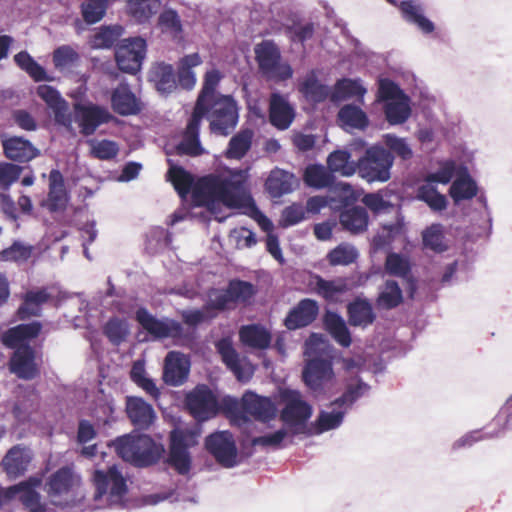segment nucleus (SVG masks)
Masks as SVG:
<instances>
[{
	"mask_svg": "<svg viewBox=\"0 0 512 512\" xmlns=\"http://www.w3.org/2000/svg\"><path fill=\"white\" fill-rule=\"evenodd\" d=\"M400 10L404 20L417 26L422 33L430 34L435 30L434 23L425 16V9L419 0L402 1Z\"/></svg>",
	"mask_w": 512,
	"mask_h": 512,
	"instance_id": "c85d7f7f",
	"label": "nucleus"
},
{
	"mask_svg": "<svg viewBox=\"0 0 512 512\" xmlns=\"http://www.w3.org/2000/svg\"><path fill=\"white\" fill-rule=\"evenodd\" d=\"M303 180L308 187L320 190L331 187L335 177L322 164H310L304 170Z\"/></svg>",
	"mask_w": 512,
	"mask_h": 512,
	"instance_id": "a19ab883",
	"label": "nucleus"
},
{
	"mask_svg": "<svg viewBox=\"0 0 512 512\" xmlns=\"http://www.w3.org/2000/svg\"><path fill=\"white\" fill-rule=\"evenodd\" d=\"M259 71L267 80L282 82L293 76V69L282 61L278 46L270 40H264L254 48Z\"/></svg>",
	"mask_w": 512,
	"mask_h": 512,
	"instance_id": "0eeeda50",
	"label": "nucleus"
},
{
	"mask_svg": "<svg viewBox=\"0 0 512 512\" xmlns=\"http://www.w3.org/2000/svg\"><path fill=\"white\" fill-rule=\"evenodd\" d=\"M369 215L365 207L354 206L340 213L339 222L342 228L351 234H360L367 230Z\"/></svg>",
	"mask_w": 512,
	"mask_h": 512,
	"instance_id": "72a5a7b5",
	"label": "nucleus"
},
{
	"mask_svg": "<svg viewBox=\"0 0 512 512\" xmlns=\"http://www.w3.org/2000/svg\"><path fill=\"white\" fill-rule=\"evenodd\" d=\"M41 484V480L31 477L29 480L10 486L5 489L6 500H19L28 512H46V506L41 502L40 494L35 490Z\"/></svg>",
	"mask_w": 512,
	"mask_h": 512,
	"instance_id": "ddd939ff",
	"label": "nucleus"
},
{
	"mask_svg": "<svg viewBox=\"0 0 512 512\" xmlns=\"http://www.w3.org/2000/svg\"><path fill=\"white\" fill-rule=\"evenodd\" d=\"M130 378L153 399H157L160 396V391L155 382L146 375L144 360L139 359L134 361L130 370Z\"/></svg>",
	"mask_w": 512,
	"mask_h": 512,
	"instance_id": "09e8293b",
	"label": "nucleus"
},
{
	"mask_svg": "<svg viewBox=\"0 0 512 512\" xmlns=\"http://www.w3.org/2000/svg\"><path fill=\"white\" fill-rule=\"evenodd\" d=\"M242 408L250 420L253 418L262 423L275 419L278 412L271 398L260 396L252 391H246L242 395Z\"/></svg>",
	"mask_w": 512,
	"mask_h": 512,
	"instance_id": "2eb2a0df",
	"label": "nucleus"
},
{
	"mask_svg": "<svg viewBox=\"0 0 512 512\" xmlns=\"http://www.w3.org/2000/svg\"><path fill=\"white\" fill-rule=\"evenodd\" d=\"M348 321L351 326L367 327L371 325L376 316L372 304L367 299L356 298L347 306Z\"/></svg>",
	"mask_w": 512,
	"mask_h": 512,
	"instance_id": "c9c22d12",
	"label": "nucleus"
},
{
	"mask_svg": "<svg viewBox=\"0 0 512 512\" xmlns=\"http://www.w3.org/2000/svg\"><path fill=\"white\" fill-rule=\"evenodd\" d=\"M366 92L367 90L362 86L360 80L343 78L336 82L331 93V100L338 102L351 97H360L363 99Z\"/></svg>",
	"mask_w": 512,
	"mask_h": 512,
	"instance_id": "a18cd8bd",
	"label": "nucleus"
},
{
	"mask_svg": "<svg viewBox=\"0 0 512 512\" xmlns=\"http://www.w3.org/2000/svg\"><path fill=\"white\" fill-rule=\"evenodd\" d=\"M207 451L225 468L237 464V446L234 436L229 431H217L205 439Z\"/></svg>",
	"mask_w": 512,
	"mask_h": 512,
	"instance_id": "9d476101",
	"label": "nucleus"
},
{
	"mask_svg": "<svg viewBox=\"0 0 512 512\" xmlns=\"http://www.w3.org/2000/svg\"><path fill=\"white\" fill-rule=\"evenodd\" d=\"M126 411L131 422L141 429H147L155 419L153 407L140 397H127Z\"/></svg>",
	"mask_w": 512,
	"mask_h": 512,
	"instance_id": "cd10ccee",
	"label": "nucleus"
},
{
	"mask_svg": "<svg viewBox=\"0 0 512 512\" xmlns=\"http://www.w3.org/2000/svg\"><path fill=\"white\" fill-rule=\"evenodd\" d=\"M281 399L285 403L280 412V419L286 426L290 435L295 436L305 432L307 422L312 416V406L303 400L297 390L284 389Z\"/></svg>",
	"mask_w": 512,
	"mask_h": 512,
	"instance_id": "423d86ee",
	"label": "nucleus"
},
{
	"mask_svg": "<svg viewBox=\"0 0 512 512\" xmlns=\"http://www.w3.org/2000/svg\"><path fill=\"white\" fill-rule=\"evenodd\" d=\"M201 122L192 114L186 129L183 133L181 141L176 146L178 155L197 157L204 153V148L201 145L199 132Z\"/></svg>",
	"mask_w": 512,
	"mask_h": 512,
	"instance_id": "5701e85b",
	"label": "nucleus"
},
{
	"mask_svg": "<svg viewBox=\"0 0 512 512\" xmlns=\"http://www.w3.org/2000/svg\"><path fill=\"white\" fill-rule=\"evenodd\" d=\"M370 389V386L361 378L349 380L345 385L343 394L331 402V406L343 408L345 411L352 409L356 401L363 397Z\"/></svg>",
	"mask_w": 512,
	"mask_h": 512,
	"instance_id": "e433bc0d",
	"label": "nucleus"
},
{
	"mask_svg": "<svg viewBox=\"0 0 512 512\" xmlns=\"http://www.w3.org/2000/svg\"><path fill=\"white\" fill-rule=\"evenodd\" d=\"M31 459V451L28 448L16 445L4 456L2 465L9 477L17 478L27 471Z\"/></svg>",
	"mask_w": 512,
	"mask_h": 512,
	"instance_id": "a878e982",
	"label": "nucleus"
},
{
	"mask_svg": "<svg viewBox=\"0 0 512 512\" xmlns=\"http://www.w3.org/2000/svg\"><path fill=\"white\" fill-rule=\"evenodd\" d=\"M403 95H407L395 82L388 78H380L378 80L377 101L380 103H388L400 99Z\"/></svg>",
	"mask_w": 512,
	"mask_h": 512,
	"instance_id": "69168bd1",
	"label": "nucleus"
},
{
	"mask_svg": "<svg viewBox=\"0 0 512 512\" xmlns=\"http://www.w3.org/2000/svg\"><path fill=\"white\" fill-rule=\"evenodd\" d=\"M203 62L199 53H191L181 57L177 63V82L184 90L190 91L194 89L197 78L194 68Z\"/></svg>",
	"mask_w": 512,
	"mask_h": 512,
	"instance_id": "c756f323",
	"label": "nucleus"
},
{
	"mask_svg": "<svg viewBox=\"0 0 512 512\" xmlns=\"http://www.w3.org/2000/svg\"><path fill=\"white\" fill-rule=\"evenodd\" d=\"M186 405L199 422L213 418L218 412V401L207 385H198L186 395Z\"/></svg>",
	"mask_w": 512,
	"mask_h": 512,
	"instance_id": "9b49d317",
	"label": "nucleus"
},
{
	"mask_svg": "<svg viewBox=\"0 0 512 512\" xmlns=\"http://www.w3.org/2000/svg\"><path fill=\"white\" fill-rule=\"evenodd\" d=\"M304 383L316 395L323 392L324 385L332 380L334 373L331 361L323 358H313L303 369Z\"/></svg>",
	"mask_w": 512,
	"mask_h": 512,
	"instance_id": "dca6fc26",
	"label": "nucleus"
},
{
	"mask_svg": "<svg viewBox=\"0 0 512 512\" xmlns=\"http://www.w3.org/2000/svg\"><path fill=\"white\" fill-rule=\"evenodd\" d=\"M112 118L108 109L104 107L80 103L74 105V120L84 136L94 134L100 125L110 122Z\"/></svg>",
	"mask_w": 512,
	"mask_h": 512,
	"instance_id": "4468645a",
	"label": "nucleus"
},
{
	"mask_svg": "<svg viewBox=\"0 0 512 512\" xmlns=\"http://www.w3.org/2000/svg\"><path fill=\"white\" fill-rule=\"evenodd\" d=\"M10 371L19 379L33 380L40 375L36 362V352L31 346H22L14 350L9 363Z\"/></svg>",
	"mask_w": 512,
	"mask_h": 512,
	"instance_id": "f3484780",
	"label": "nucleus"
},
{
	"mask_svg": "<svg viewBox=\"0 0 512 512\" xmlns=\"http://www.w3.org/2000/svg\"><path fill=\"white\" fill-rule=\"evenodd\" d=\"M314 289L325 300H333L337 295L347 291V284L343 279L326 280L319 275H315Z\"/></svg>",
	"mask_w": 512,
	"mask_h": 512,
	"instance_id": "5fc2aeb1",
	"label": "nucleus"
},
{
	"mask_svg": "<svg viewBox=\"0 0 512 512\" xmlns=\"http://www.w3.org/2000/svg\"><path fill=\"white\" fill-rule=\"evenodd\" d=\"M168 177L175 190L181 198H185L190 192L193 179L192 176L180 166H171Z\"/></svg>",
	"mask_w": 512,
	"mask_h": 512,
	"instance_id": "e2e57ef3",
	"label": "nucleus"
},
{
	"mask_svg": "<svg viewBox=\"0 0 512 512\" xmlns=\"http://www.w3.org/2000/svg\"><path fill=\"white\" fill-rule=\"evenodd\" d=\"M200 431L196 429H175L170 433L169 462L181 475L189 473L191 456L188 448L197 444Z\"/></svg>",
	"mask_w": 512,
	"mask_h": 512,
	"instance_id": "6e6552de",
	"label": "nucleus"
},
{
	"mask_svg": "<svg viewBox=\"0 0 512 512\" xmlns=\"http://www.w3.org/2000/svg\"><path fill=\"white\" fill-rule=\"evenodd\" d=\"M147 44L141 37L127 38L119 41L115 48L118 68L129 74H136L142 66Z\"/></svg>",
	"mask_w": 512,
	"mask_h": 512,
	"instance_id": "1a4fd4ad",
	"label": "nucleus"
},
{
	"mask_svg": "<svg viewBox=\"0 0 512 512\" xmlns=\"http://www.w3.org/2000/svg\"><path fill=\"white\" fill-rule=\"evenodd\" d=\"M253 131L244 129L235 134L229 141L226 157L230 159L243 158L251 148Z\"/></svg>",
	"mask_w": 512,
	"mask_h": 512,
	"instance_id": "3c124183",
	"label": "nucleus"
},
{
	"mask_svg": "<svg viewBox=\"0 0 512 512\" xmlns=\"http://www.w3.org/2000/svg\"><path fill=\"white\" fill-rule=\"evenodd\" d=\"M127 6L132 17L139 23H144L157 13L161 0H128Z\"/></svg>",
	"mask_w": 512,
	"mask_h": 512,
	"instance_id": "603ef678",
	"label": "nucleus"
},
{
	"mask_svg": "<svg viewBox=\"0 0 512 512\" xmlns=\"http://www.w3.org/2000/svg\"><path fill=\"white\" fill-rule=\"evenodd\" d=\"M248 173L246 170H231L226 176L207 175L199 180L193 199L197 205L212 207L222 203L229 208H246L255 218L260 227L269 232L272 222L258 209L253 198L246 189Z\"/></svg>",
	"mask_w": 512,
	"mask_h": 512,
	"instance_id": "f257e3e1",
	"label": "nucleus"
},
{
	"mask_svg": "<svg viewBox=\"0 0 512 512\" xmlns=\"http://www.w3.org/2000/svg\"><path fill=\"white\" fill-rule=\"evenodd\" d=\"M416 199L426 203L433 212H442L448 206L446 196L439 193L433 184L425 180L416 190Z\"/></svg>",
	"mask_w": 512,
	"mask_h": 512,
	"instance_id": "37998d69",
	"label": "nucleus"
},
{
	"mask_svg": "<svg viewBox=\"0 0 512 512\" xmlns=\"http://www.w3.org/2000/svg\"><path fill=\"white\" fill-rule=\"evenodd\" d=\"M108 0H86L81 5V12L87 24H95L106 14Z\"/></svg>",
	"mask_w": 512,
	"mask_h": 512,
	"instance_id": "0e129e2a",
	"label": "nucleus"
},
{
	"mask_svg": "<svg viewBox=\"0 0 512 512\" xmlns=\"http://www.w3.org/2000/svg\"><path fill=\"white\" fill-rule=\"evenodd\" d=\"M93 481L96 487L94 500L99 502V507L124 506V500L128 492L126 479L117 466L113 465L107 470H95Z\"/></svg>",
	"mask_w": 512,
	"mask_h": 512,
	"instance_id": "20e7f679",
	"label": "nucleus"
},
{
	"mask_svg": "<svg viewBox=\"0 0 512 512\" xmlns=\"http://www.w3.org/2000/svg\"><path fill=\"white\" fill-rule=\"evenodd\" d=\"M338 121L342 126L364 130L369 125L367 114L355 104H346L338 112Z\"/></svg>",
	"mask_w": 512,
	"mask_h": 512,
	"instance_id": "79ce46f5",
	"label": "nucleus"
},
{
	"mask_svg": "<svg viewBox=\"0 0 512 512\" xmlns=\"http://www.w3.org/2000/svg\"><path fill=\"white\" fill-rule=\"evenodd\" d=\"M2 146L5 156L16 162H28L39 154L38 149L23 137L14 136L3 139Z\"/></svg>",
	"mask_w": 512,
	"mask_h": 512,
	"instance_id": "bb28decb",
	"label": "nucleus"
},
{
	"mask_svg": "<svg viewBox=\"0 0 512 512\" xmlns=\"http://www.w3.org/2000/svg\"><path fill=\"white\" fill-rule=\"evenodd\" d=\"M124 29L120 25L102 26L93 35L90 44L94 49H109L113 47L123 35Z\"/></svg>",
	"mask_w": 512,
	"mask_h": 512,
	"instance_id": "49530a36",
	"label": "nucleus"
},
{
	"mask_svg": "<svg viewBox=\"0 0 512 512\" xmlns=\"http://www.w3.org/2000/svg\"><path fill=\"white\" fill-rule=\"evenodd\" d=\"M330 411H321L315 421V429L317 434L337 429L341 426L344 416L348 413L343 408L331 406Z\"/></svg>",
	"mask_w": 512,
	"mask_h": 512,
	"instance_id": "8fccbe9b",
	"label": "nucleus"
},
{
	"mask_svg": "<svg viewBox=\"0 0 512 512\" xmlns=\"http://www.w3.org/2000/svg\"><path fill=\"white\" fill-rule=\"evenodd\" d=\"M221 79L222 75L217 69H212L205 73L203 86L195 103V105H198V110L202 108L204 102L212 100L219 95L215 90Z\"/></svg>",
	"mask_w": 512,
	"mask_h": 512,
	"instance_id": "6e6d98bb",
	"label": "nucleus"
},
{
	"mask_svg": "<svg viewBox=\"0 0 512 512\" xmlns=\"http://www.w3.org/2000/svg\"><path fill=\"white\" fill-rule=\"evenodd\" d=\"M48 485V493L51 496H60L67 493L73 485L71 470L67 467L59 469L50 477Z\"/></svg>",
	"mask_w": 512,
	"mask_h": 512,
	"instance_id": "bf43d9fd",
	"label": "nucleus"
},
{
	"mask_svg": "<svg viewBox=\"0 0 512 512\" xmlns=\"http://www.w3.org/2000/svg\"><path fill=\"white\" fill-rule=\"evenodd\" d=\"M406 233L404 217L398 213L393 223L383 224L377 234L373 237L372 247L374 250H382Z\"/></svg>",
	"mask_w": 512,
	"mask_h": 512,
	"instance_id": "f704fd0d",
	"label": "nucleus"
},
{
	"mask_svg": "<svg viewBox=\"0 0 512 512\" xmlns=\"http://www.w3.org/2000/svg\"><path fill=\"white\" fill-rule=\"evenodd\" d=\"M128 333V324L123 319L112 318L104 326V334L114 345L121 344L126 339Z\"/></svg>",
	"mask_w": 512,
	"mask_h": 512,
	"instance_id": "338daca9",
	"label": "nucleus"
},
{
	"mask_svg": "<svg viewBox=\"0 0 512 512\" xmlns=\"http://www.w3.org/2000/svg\"><path fill=\"white\" fill-rule=\"evenodd\" d=\"M296 184V178L292 173L281 169L271 171L268 176L265 187L267 192L273 198H279L293 191Z\"/></svg>",
	"mask_w": 512,
	"mask_h": 512,
	"instance_id": "4c0bfd02",
	"label": "nucleus"
},
{
	"mask_svg": "<svg viewBox=\"0 0 512 512\" xmlns=\"http://www.w3.org/2000/svg\"><path fill=\"white\" fill-rule=\"evenodd\" d=\"M80 56L77 51L69 45H62L53 52V63L60 72H68L79 62Z\"/></svg>",
	"mask_w": 512,
	"mask_h": 512,
	"instance_id": "13d9d810",
	"label": "nucleus"
},
{
	"mask_svg": "<svg viewBox=\"0 0 512 512\" xmlns=\"http://www.w3.org/2000/svg\"><path fill=\"white\" fill-rule=\"evenodd\" d=\"M410 97L403 95L395 101H388L383 105V111L387 122L391 125L405 123L411 115Z\"/></svg>",
	"mask_w": 512,
	"mask_h": 512,
	"instance_id": "58836bf2",
	"label": "nucleus"
},
{
	"mask_svg": "<svg viewBox=\"0 0 512 512\" xmlns=\"http://www.w3.org/2000/svg\"><path fill=\"white\" fill-rule=\"evenodd\" d=\"M69 202V194L65 187L62 173L53 169L49 173V192L44 206L50 212L64 211Z\"/></svg>",
	"mask_w": 512,
	"mask_h": 512,
	"instance_id": "412c9836",
	"label": "nucleus"
},
{
	"mask_svg": "<svg viewBox=\"0 0 512 512\" xmlns=\"http://www.w3.org/2000/svg\"><path fill=\"white\" fill-rule=\"evenodd\" d=\"M112 447L124 461L136 467L156 463L164 448L146 434H126L113 440Z\"/></svg>",
	"mask_w": 512,
	"mask_h": 512,
	"instance_id": "7ed1b4c3",
	"label": "nucleus"
},
{
	"mask_svg": "<svg viewBox=\"0 0 512 512\" xmlns=\"http://www.w3.org/2000/svg\"><path fill=\"white\" fill-rule=\"evenodd\" d=\"M50 298L46 289L28 291L24 297V303L18 309L20 318L36 316L39 313V306L46 303Z\"/></svg>",
	"mask_w": 512,
	"mask_h": 512,
	"instance_id": "864d4df0",
	"label": "nucleus"
},
{
	"mask_svg": "<svg viewBox=\"0 0 512 512\" xmlns=\"http://www.w3.org/2000/svg\"><path fill=\"white\" fill-rule=\"evenodd\" d=\"M393 154L381 145L367 148L357 161L359 176L369 183L386 182L391 177Z\"/></svg>",
	"mask_w": 512,
	"mask_h": 512,
	"instance_id": "39448f33",
	"label": "nucleus"
},
{
	"mask_svg": "<svg viewBox=\"0 0 512 512\" xmlns=\"http://www.w3.org/2000/svg\"><path fill=\"white\" fill-rule=\"evenodd\" d=\"M42 325L38 321H33L27 324H20L8 329L2 336V343L11 349H18L22 346H30L27 341L36 338Z\"/></svg>",
	"mask_w": 512,
	"mask_h": 512,
	"instance_id": "393cba45",
	"label": "nucleus"
},
{
	"mask_svg": "<svg viewBox=\"0 0 512 512\" xmlns=\"http://www.w3.org/2000/svg\"><path fill=\"white\" fill-rule=\"evenodd\" d=\"M478 187L469 174L458 176L450 186L449 194L457 205L461 201L470 200L476 196Z\"/></svg>",
	"mask_w": 512,
	"mask_h": 512,
	"instance_id": "c03bdc74",
	"label": "nucleus"
},
{
	"mask_svg": "<svg viewBox=\"0 0 512 512\" xmlns=\"http://www.w3.org/2000/svg\"><path fill=\"white\" fill-rule=\"evenodd\" d=\"M190 362L188 358L176 351H170L165 357L163 380L171 386L182 385L188 377Z\"/></svg>",
	"mask_w": 512,
	"mask_h": 512,
	"instance_id": "aec40b11",
	"label": "nucleus"
},
{
	"mask_svg": "<svg viewBox=\"0 0 512 512\" xmlns=\"http://www.w3.org/2000/svg\"><path fill=\"white\" fill-rule=\"evenodd\" d=\"M135 318L155 339L179 337L183 332V327L178 321L169 318L158 319L143 307L136 311Z\"/></svg>",
	"mask_w": 512,
	"mask_h": 512,
	"instance_id": "f8f14e48",
	"label": "nucleus"
},
{
	"mask_svg": "<svg viewBox=\"0 0 512 512\" xmlns=\"http://www.w3.org/2000/svg\"><path fill=\"white\" fill-rule=\"evenodd\" d=\"M327 168L331 174L349 177L357 172V162L351 160L347 150H335L327 157Z\"/></svg>",
	"mask_w": 512,
	"mask_h": 512,
	"instance_id": "ea45409f",
	"label": "nucleus"
},
{
	"mask_svg": "<svg viewBox=\"0 0 512 512\" xmlns=\"http://www.w3.org/2000/svg\"><path fill=\"white\" fill-rule=\"evenodd\" d=\"M328 261L332 266H346L354 263L358 258L357 249L347 243L339 244L327 255Z\"/></svg>",
	"mask_w": 512,
	"mask_h": 512,
	"instance_id": "680f3d73",
	"label": "nucleus"
},
{
	"mask_svg": "<svg viewBox=\"0 0 512 512\" xmlns=\"http://www.w3.org/2000/svg\"><path fill=\"white\" fill-rule=\"evenodd\" d=\"M319 314V305L316 300L304 298L289 310L284 325L288 330H297L312 324Z\"/></svg>",
	"mask_w": 512,
	"mask_h": 512,
	"instance_id": "a211bd4d",
	"label": "nucleus"
},
{
	"mask_svg": "<svg viewBox=\"0 0 512 512\" xmlns=\"http://www.w3.org/2000/svg\"><path fill=\"white\" fill-rule=\"evenodd\" d=\"M241 342L250 348L265 350L272 340L271 333L260 324L242 326L239 331Z\"/></svg>",
	"mask_w": 512,
	"mask_h": 512,
	"instance_id": "473e14b6",
	"label": "nucleus"
},
{
	"mask_svg": "<svg viewBox=\"0 0 512 512\" xmlns=\"http://www.w3.org/2000/svg\"><path fill=\"white\" fill-rule=\"evenodd\" d=\"M403 301L402 290L395 280H387L377 298V305L381 309H394Z\"/></svg>",
	"mask_w": 512,
	"mask_h": 512,
	"instance_id": "de8ad7c7",
	"label": "nucleus"
},
{
	"mask_svg": "<svg viewBox=\"0 0 512 512\" xmlns=\"http://www.w3.org/2000/svg\"><path fill=\"white\" fill-rule=\"evenodd\" d=\"M113 110L122 116L136 115L142 110V103L127 84L117 86L111 95Z\"/></svg>",
	"mask_w": 512,
	"mask_h": 512,
	"instance_id": "4be33fe9",
	"label": "nucleus"
},
{
	"mask_svg": "<svg viewBox=\"0 0 512 512\" xmlns=\"http://www.w3.org/2000/svg\"><path fill=\"white\" fill-rule=\"evenodd\" d=\"M192 114L201 122L206 118L212 133L220 136L231 134L239 121V108L235 99L230 95H218L216 98L203 103L198 110L194 106Z\"/></svg>",
	"mask_w": 512,
	"mask_h": 512,
	"instance_id": "f03ea898",
	"label": "nucleus"
},
{
	"mask_svg": "<svg viewBox=\"0 0 512 512\" xmlns=\"http://www.w3.org/2000/svg\"><path fill=\"white\" fill-rule=\"evenodd\" d=\"M91 147V154L93 157L100 160H111L118 154V145L111 140H96L91 139L88 141Z\"/></svg>",
	"mask_w": 512,
	"mask_h": 512,
	"instance_id": "774afa93",
	"label": "nucleus"
},
{
	"mask_svg": "<svg viewBox=\"0 0 512 512\" xmlns=\"http://www.w3.org/2000/svg\"><path fill=\"white\" fill-rule=\"evenodd\" d=\"M324 329L340 346L347 348L352 343L351 333L341 315L327 310L323 316Z\"/></svg>",
	"mask_w": 512,
	"mask_h": 512,
	"instance_id": "7c9ffc66",
	"label": "nucleus"
},
{
	"mask_svg": "<svg viewBox=\"0 0 512 512\" xmlns=\"http://www.w3.org/2000/svg\"><path fill=\"white\" fill-rule=\"evenodd\" d=\"M217 350L223 362L234 373L238 380H242V367L237 351L229 340L222 339L217 345Z\"/></svg>",
	"mask_w": 512,
	"mask_h": 512,
	"instance_id": "4d7b16f0",
	"label": "nucleus"
},
{
	"mask_svg": "<svg viewBox=\"0 0 512 512\" xmlns=\"http://www.w3.org/2000/svg\"><path fill=\"white\" fill-rule=\"evenodd\" d=\"M319 71L312 69L299 81V92L310 102L321 103L329 96L331 97V89L318 79Z\"/></svg>",
	"mask_w": 512,
	"mask_h": 512,
	"instance_id": "b1692460",
	"label": "nucleus"
},
{
	"mask_svg": "<svg viewBox=\"0 0 512 512\" xmlns=\"http://www.w3.org/2000/svg\"><path fill=\"white\" fill-rule=\"evenodd\" d=\"M149 79L161 94H170L177 87L175 70L171 64L164 62L155 64L149 72Z\"/></svg>",
	"mask_w": 512,
	"mask_h": 512,
	"instance_id": "2f4dec72",
	"label": "nucleus"
},
{
	"mask_svg": "<svg viewBox=\"0 0 512 512\" xmlns=\"http://www.w3.org/2000/svg\"><path fill=\"white\" fill-rule=\"evenodd\" d=\"M294 118L295 110L288 97L279 92L271 93L269 100L270 123L279 130H286L290 127Z\"/></svg>",
	"mask_w": 512,
	"mask_h": 512,
	"instance_id": "6ab92c4d",
	"label": "nucleus"
},
{
	"mask_svg": "<svg viewBox=\"0 0 512 512\" xmlns=\"http://www.w3.org/2000/svg\"><path fill=\"white\" fill-rule=\"evenodd\" d=\"M15 63L35 81L48 80L45 69L28 52L21 51L14 56Z\"/></svg>",
	"mask_w": 512,
	"mask_h": 512,
	"instance_id": "052dcab7",
	"label": "nucleus"
}]
</instances>
